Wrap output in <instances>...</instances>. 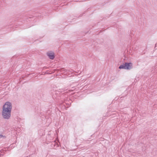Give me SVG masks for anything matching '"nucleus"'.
Returning <instances> with one entry per match:
<instances>
[{
  "label": "nucleus",
  "instance_id": "obj_4",
  "mask_svg": "<svg viewBox=\"0 0 157 157\" xmlns=\"http://www.w3.org/2000/svg\"><path fill=\"white\" fill-rule=\"evenodd\" d=\"M47 55L51 59H53L55 57L54 53L52 52H49L47 53Z\"/></svg>",
  "mask_w": 157,
  "mask_h": 157
},
{
  "label": "nucleus",
  "instance_id": "obj_1",
  "mask_svg": "<svg viewBox=\"0 0 157 157\" xmlns=\"http://www.w3.org/2000/svg\"><path fill=\"white\" fill-rule=\"evenodd\" d=\"M12 106L11 103L9 102H7L3 105L2 110L11 111Z\"/></svg>",
  "mask_w": 157,
  "mask_h": 157
},
{
  "label": "nucleus",
  "instance_id": "obj_3",
  "mask_svg": "<svg viewBox=\"0 0 157 157\" xmlns=\"http://www.w3.org/2000/svg\"><path fill=\"white\" fill-rule=\"evenodd\" d=\"M132 63H125L123 65H121L119 68L130 69L132 68Z\"/></svg>",
  "mask_w": 157,
  "mask_h": 157
},
{
  "label": "nucleus",
  "instance_id": "obj_2",
  "mask_svg": "<svg viewBox=\"0 0 157 157\" xmlns=\"http://www.w3.org/2000/svg\"><path fill=\"white\" fill-rule=\"evenodd\" d=\"M11 113V112L2 110V115L4 118L8 119H9L10 117Z\"/></svg>",
  "mask_w": 157,
  "mask_h": 157
}]
</instances>
